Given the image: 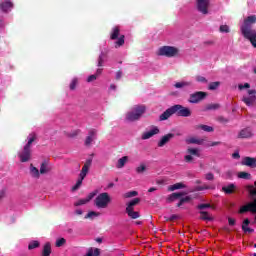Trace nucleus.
I'll return each instance as SVG.
<instances>
[{
  "instance_id": "nucleus-30",
  "label": "nucleus",
  "mask_w": 256,
  "mask_h": 256,
  "mask_svg": "<svg viewBox=\"0 0 256 256\" xmlns=\"http://www.w3.org/2000/svg\"><path fill=\"white\" fill-rule=\"evenodd\" d=\"M92 163H93V160H92V159L86 160L84 166L82 167L81 172L88 174V173H89V169L91 168V164H92Z\"/></svg>"
},
{
  "instance_id": "nucleus-21",
  "label": "nucleus",
  "mask_w": 256,
  "mask_h": 256,
  "mask_svg": "<svg viewBox=\"0 0 256 256\" xmlns=\"http://www.w3.org/2000/svg\"><path fill=\"white\" fill-rule=\"evenodd\" d=\"M120 33H121V29H120L118 26L114 27V28L112 29L111 34H110V39H111L112 41H115V40L119 39V34H120Z\"/></svg>"
},
{
  "instance_id": "nucleus-13",
  "label": "nucleus",
  "mask_w": 256,
  "mask_h": 256,
  "mask_svg": "<svg viewBox=\"0 0 256 256\" xmlns=\"http://www.w3.org/2000/svg\"><path fill=\"white\" fill-rule=\"evenodd\" d=\"M253 130L249 127L242 129L238 133V139H251L253 137Z\"/></svg>"
},
{
  "instance_id": "nucleus-34",
  "label": "nucleus",
  "mask_w": 256,
  "mask_h": 256,
  "mask_svg": "<svg viewBox=\"0 0 256 256\" xmlns=\"http://www.w3.org/2000/svg\"><path fill=\"white\" fill-rule=\"evenodd\" d=\"M251 173L249 172H245V171H241L238 173V179H246V180H251Z\"/></svg>"
},
{
  "instance_id": "nucleus-15",
  "label": "nucleus",
  "mask_w": 256,
  "mask_h": 256,
  "mask_svg": "<svg viewBox=\"0 0 256 256\" xmlns=\"http://www.w3.org/2000/svg\"><path fill=\"white\" fill-rule=\"evenodd\" d=\"M10 9H13V2L10 0L0 1V11L9 13Z\"/></svg>"
},
{
  "instance_id": "nucleus-48",
  "label": "nucleus",
  "mask_w": 256,
  "mask_h": 256,
  "mask_svg": "<svg viewBox=\"0 0 256 256\" xmlns=\"http://www.w3.org/2000/svg\"><path fill=\"white\" fill-rule=\"evenodd\" d=\"M67 243V240L65 238H60L56 241V247H63Z\"/></svg>"
},
{
  "instance_id": "nucleus-39",
  "label": "nucleus",
  "mask_w": 256,
  "mask_h": 256,
  "mask_svg": "<svg viewBox=\"0 0 256 256\" xmlns=\"http://www.w3.org/2000/svg\"><path fill=\"white\" fill-rule=\"evenodd\" d=\"M145 171H147V166L145 164H140L136 168V173H138V175H142V173H145Z\"/></svg>"
},
{
  "instance_id": "nucleus-40",
  "label": "nucleus",
  "mask_w": 256,
  "mask_h": 256,
  "mask_svg": "<svg viewBox=\"0 0 256 256\" xmlns=\"http://www.w3.org/2000/svg\"><path fill=\"white\" fill-rule=\"evenodd\" d=\"M41 244L39 243V241L34 240L32 242L29 243L28 245V249L29 251L33 250V249H37V247H39Z\"/></svg>"
},
{
  "instance_id": "nucleus-6",
  "label": "nucleus",
  "mask_w": 256,
  "mask_h": 256,
  "mask_svg": "<svg viewBox=\"0 0 256 256\" xmlns=\"http://www.w3.org/2000/svg\"><path fill=\"white\" fill-rule=\"evenodd\" d=\"M209 5L211 0H196V9L202 15H209Z\"/></svg>"
},
{
  "instance_id": "nucleus-24",
  "label": "nucleus",
  "mask_w": 256,
  "mask_h": 256,
  "mask_svg": "<svg viewBox=\"0 0 256 256\" xmlns=\"http://www.w3.org/2000/svg\"><path fill=\"white\" fill-rule=\"evenodd\" d=\"M127 161H129L128 156H124V157L118 159V162L116 164V168L117 169H123V167H125V164L127 163Z\"/></svg>"
},
{
  "instance_id": "nucleus-2",
  "label": "nucleus",
  "mask_w": 256,
  "mask_h": 256,
  "mask_svg": "<svg viewBox=\"0 0 256 256\" xmlns=\"http://www.w3.org/2000/svg\"><path fill=\"white\" fill-rule=\"evenodd\" d=\"M147 111V108L145 105H137L132 108L131 111L127 112L125 121L128 123H133L135 121H139L143 115H145V112Z\"/></svg>"
},
{
  "instance_id": "nucleus-62",
  "label": "nucleus",
  "mask_w": 256,
  "mask_h": 256,
  "mask_svg": "<svg viewBox=\"0 0 256 256\" xmlns=\"http://www.w3.org/2000/svg\"><path fill=\"white\" fill-rule=\"evenodd\" d=\"M233 159H241V155L239 154V151H236L232 154Z\"/></svg>"
},
{
  "instance_id": "nucleus-42",
  "label": "nucleus",
  "mask_w": 256,
  "mask_h": 256,
  "mask_svg": "<svg viewBox=\"0 0 256 256\" xmlns=\"http://www.w3.org/2000/svg\"><path fill=\"white\" fill-rule=\"evenodd\" d=\"M221 105L219 104H208L206 106V111H216V109H219Z\"/></svg>"
},
{
  "instance_id": "nucleus-16",
  "label": "nucleus",
  "mask_w": 256,
  "mask_h": 256,
  "mask_svg": "<svg viewBox=\"0 0 256 256\" xmlns=\"http://www.w3.org/2000/svg\"><path fill=\"white\" fill-rule=\"evenodd\" d=\"M159 132H160L159 127L153 126V129H151L148 132L143 133L142 139L143 140L151 139V137H153L154 135H159Z\"/></svg>"
},
{
  "instance_id": "nucleus-53",
  "label": "nucleus",
  "mask_w": 256,
  "mask_h": 256,
  "mask_svg": "<svg viewBox=\"0 0 256 256\" xmlns=\"http://www.w3.org/2000/svg\"><path fill=\"white\" fill-rule=\"evenodd\" d=\"M184 161L186 163H193V156L191 154L184 156Z\"/></svg>"
},
{
  "instance_id": "nucleus-52",
  "label": "nucleus",
  "mask_w": 256,
  "mask_h": 256,
  "mask_svg": "<svg viewBox=\"0 0 256 256\" xmlns=\"http://www.w3.org/2000/svg\"><path fill=\"white\" fill-rule=\"evenodd\" d=\"M205 179H206V181H213L215 179V175L213 173L209 172L205 175Z\"/></svg>"
},
{
  "instance_id": "nucleus-60",
  "label": "nucleus",
  "mask_w": 256,
  "mask_h": 256,
  "mask_svg": "<svg viewBox=\"0 0 256 256\" xmlns=\"http://www.w3.org/2000/svg\"><path fill=\"white\" fill-rule=\"evenodd\" d=\"M6 195H7V191L5 189H2L0 191V199H5Z\"/></svg>"
},
{
  "instance_id": "nucleus-22",
  "label": "nucleus",
  "mask_w": 256,
  "mask_h": 256,
  "mask_svg": "<svg viewBox=\"0 0 256 256\" xmlns=\"http://www.w3.org/2000/svg\"><path fill=\"white\" fill-rule=\"evenodd\" d=\"M199 214H200V219L202 221H213V217H211V214H209V212L200 210Z\"/></svg>"
},
{
  "instance_id": "nucleus-10",
  "label": "nucleus",
  "mask_w": 256,
  "mask_h": 256,
  "mask_svg": "<svg viewBox=\"0 0 256 256\" xmlns=\"http://www.w3.org/2000/svg\"><path fill=\"white\" fill-rule=\"evenodd\" d=\"M21 163H27L31 161V148L23 147V150L18 154Z\"/></svg>"
},
{
  "instance_id": "nucleus-20",
  "label": "nucleus",
  "mask_w": 256,
  "mask_h": 256,
  "mask_svg": "<svg viewBox=\"0 0 256 256\" xmlns=\"http://www.w3.org/2000/svg\"><path fill=\"white\" fill-rule=\"evenodd\" d=\"M35 141H37V134H35V133L29 134L28 142L26 143V145L24 147L31 149V145H33V143H35Z\"/></svg>"
},
{
  "instance_id": "nucleus-54",
  "label": "nucleus",
  "mask_w": 256,
  "mask_h": 256,
  "mask_svg": "<svg viewBox=\"0 0 256 256\" xmlns=\"http://www.w3.org/2000/svg\"><path fill=\"white\" fill-rule=\"evenodd\" d=\"M196 81H198V83H207V78L203 76H196Z\"/></svg>"
},
{
  "instance_id": "nucleus-41",
  "label": "nucleus",
  "mask_w": 256,
  "mask_h": 256,
  "mask_svg": "<svg viewBox=\"0 0 256 256\" xmlns=\"http://www.w3.org/2000/svg\"><path fill=\"white\" fill-rule=\"evenodd\" d=\"M139 195V192L137 191H129L124 194L125 199H131V197H137Z\"/></svg>"
},
{
  "instance_id": "nucleus-33",
  "label": "nucleus",
  "mask_w": 256,
  "mask_h": 256,
  "mask_svg": "<svg viewBox=\"0 0 256 256\" xmlns=\"http://www.w3.org/2000/svg\"><path fill=\"white\" fill-rule=\"evenodd\" d=\"M187 153L194 157H201V153L199 152V148H188Z\"/></svg>"
},
{
  "instance_id": "nucleus-51",
  "label": "nucleus",
  "mask_w": 256,
  "mask_h": 256,
  "mask_svg": "<svg viewBox=\"0 0 256 256\" xmlns=\"http://www.w3.org/2000/svg\"><path fill=\"white\" fill-rule=\"evenodd\" d=\"M86 203H89V200L86 199H80L76 202V207H79L80 205H86Z\"/></svg>"
},
{
  "instance_id": "nucleus-36",
  "label": "nucleus",
  "mask_w": 256,
  "mask_h": 256,
  "mask_svg": "<svg viewBox=\"0 0 256 256\" xmlns=\"http://www.w3.org/2000/svg\"><path fill=\"white\" fill-rule=\"evenodd\" d=\"M123 45H125V35L119 36L118 40L115 42L116 49L118 47H123Z\"/></svg>"
},
{
  "instance_id": "nucleus-47",
  "label": "nucleus",
  "mask_w": 256,
  "mask_h": 256,
  "mask_svg": "<svg viewBox=\"0 0 256 256\" xmlns=\"http://www.w3.org/2000/svg\"><path fill=\"white\" fill-rule=\"evenodd\" d=\"M197 209H198L199 211H203V209H211V204H209V203H206V204H199V205L197 206Z\"/></svg>"
},
{
  "instance_id": "nucleus-44",
  "label": "nucleus",
  "mask_w": 256,
  "mask_h": 256,
  "mask_svg": "<svg viewBox=\"0 0 256 256\" xmlns=\"http://www.w3.org/2000/svg\"><path fill=\"white\" fill-rule=\"evenodd\" d=\"M45 173H49V169H47V163L43 162L40 166V174L45 175Z\"/></svg>"
},
{
  "instance_id": "nucleus-29",
  "label": "nucleus",
  "mask_w": 256,
  "mask_h": 256,
  "mask_svg": "<svg viewBox=\"0 0 256 256\" xmlns=\"http://www.w3.org/2000/svg\"><path fill=\"white\" fill-rule=\"evenodd\" d=\"M185 184L179 182L168 187V191H177V189H185Z\"/></svg>"
},
{
  "instance_id": "nucleus-1",
  "label": "nucleus",
  "mask_w": 256,
  "mask_h": 256,
  "mask_svg": "<svg viewBox=\"0 0 256 256\" xmlns=\"http://www.w3.org/2000/svg\"><path fill=\"white\" fill-rule=\"evenodd\" d=\"M255 23H256V16L251 15V16H248L246 19H244V22L240 27V31L244 39H247L248 41H250L254 49H256V30L253 29V25H255Z\"/></svg>"
},
{
  "instance_id": "nucleus-63",
  "label": "nucleus",
  "mask_w": 256,
  "mask_h": 256,
  "mask_svg": "<svg viewBox=\"0 0 256 256\" xmlns=\"http://www.w3.org/2000/svg\"><path fill=\"white\" fill-rule=\"evenodd\" d=\"M235 219L234 218H231V217H229L228 218V224L231 226V227H233L234 225H235Z\"/></svg>"
},
{
  "instance_id": "nucleus-46",
  "label": "nucleus",
  "mask_w": 256,
  "mask_h": 256,
  "mask_svg": "<svg viewBox=\"0 0 256 256\" xmlns=\"http://www.w3.org/2000/svg\"><path fill=\"white\" fill-rule=\"evenodd\" d=\"M207 189H211V187L207 184H204L202 186H196L194 191H205Z\"/></svg>"
},
{
  "instance_id": "nucleus-4",
  "label": "nucleus",
  "mask_w": 256,
  "mask_h": 256,
  "mask_svg": "<svg viewBox=\"0 0 256 256\" xmlns=\"http://www.w3.org/2000/svg\"><path fill=\"white\" fill-rule=\"evenodd\" d=\"M160 57H177L179 55V49L174 46H162L158 50Z\"/></svg>"
},
{
  "instance_id": "nucleus-27",
  "label": "nucleus",
  "mask_w": 256,
  "mask_h": 256,
  "mask_svg": "<svg viewBox=\"0 0 256 256\" xmlns=\"http://www.w3.org/2000/svg\"><path fill=\"white\" fill-rule=\"evenodd\" d=\"M139 203H141V198H134L127 204L126 209H135V206Z\"/></svg>"
},
{
  "instance_id": "nucleus-3",
  "label": "nucleus",
  "mask_w": 256,
  "mask_h": 256,
  "mask_svg": "<svg viewBox=\"0 0 256 256\" xmlns=\"http://www.w3.org/2000/svg\"><path fill=\"white\" fill-rule=\"evenodd\" d=\"M111 203V195L107 192L100 193L94 200V205L97 209H107Z\"/></svg>"
},
{
  "instance_id": "nucleus-25",
  "label": "nucleus",
  "mask_w": 256,
  "mask_h": 256,
  "mask_svg": "<svg viewBox=\"0 0 256 256\" xmlns=\"http://www.w3.org/2000/svg\"><path fill=\"white\" fill-rule=\"evenodd\" d=\"M51 252H52V250H51V243L47 242L43 246L42 256H51Z\"/></svg>"
},
{
  "instance_id": "nucleus-9",
  "label": "nucleus",
  "mask_w": 256,
  "mask_h": 256,
  "mask_svg": "<svg viewBox=\"0 0 256 256\" xmlns=\"http://www.w3.org/2000/svg\"><path fill=\"white\" fill-rule=\"evenodd\" d=\"M250 213H256V198L252 201V202H249L248 204L242 206L238 213H240V215H243V213H247L249 212Z\"/></svg>"
},
{
  "instance_id": "nucleus-23",
  "label": "nucleus",
  "mask_w": 256,
  "mask_h": 256,
  "mask_svg": "<svg viewBox=\"0 0 256 256\" xmlns=\"http://www.w3.org/2000/svg\"><path fill=\"white\" fill-rule=\"evenodd\" d=\"M126 213L130 219H139L141 215L135 209H126Z\"/></svg>"
},
{
  "instance_id": "nucleus-49",
  "label": "nucleus",
  "mask_w": 256,
  "mask_h": 256,
  "mask_svg": "<svg viewBox=\"0 0 256 256\" xmlns=\"http://www.w3.org/2000/svg\"><path fill=\"white\" fill-rule=\"evenodd\" d=\"M81 185H83V180H77L76 184L72 187V191H77V189H79V187H81Z\"/></svg>"
},
{
  "instance_id": "nucleus-17",
  "label": "nucleus",
  "mask_w": 256,
  "mask_h": 256,
  "mask_svg": "<svg viewBox=\"0 0 256 256\" xmlns=\"http://www.w3.org/2000/svg\"><path fill=\"white\" fill-rule=\"evenodd\" d=\"M183 195H187V193H185V192H174V193L168 195V197L166 198V202L167 203H173V201H176V199H181V197H183Z\"/></svg>"
},
{
  "instance_id": "nucleus-26",
  "label": "nucleus",
  "mask_w": 256,
  "mask_h": 256,
  "mask_svg": "<svg viewBox=\"0 0 256 256\" xmlns=\"http://www.w3.org/2000/svg\"><path fill=\"white\" fill-rule=\"evenodd\" d=\"M30 175L31 177H34V179H39V169L37 167L33 166V164H30Z\"/></svg>"
},
{
  "instance_id": "nucleus-55",
  "label": "nucleus",
  "mask_w": 256,
  "mask_h": 256,
  "mask_svg": "<svg viewBox=\"0 0 256 256\" xmlns=\"http://www.w3.org/2000/svg\"><path fill=\"white\" fill-rule=\"evenodd\" d=\"M242 231H244V233H253V231H255V230H253L252 228H249L245 225H242Z\"/></svg>"
},
{
  "instance_id": "nucleus-12",
  "label": "nucleus",
  "mask_w": 256,
  "mask_h": 256,
  "mask_svg": "<svg viewBox=\"0 0 256 256\" xmlns=\"http://www.w3.org/2000/svg\"><path fill=\"white\" fill-rule=\"evenodd\" d=\"M241 165H243L244 167H250V169H255L256 168V158L245 156L244 158H242Z\"/></svg>"
},
{
  "instance_id": "nucleus-43",
  "label": "nucleus",
  "mask_w": 256,
  "mask_h": 256,
  "mask_svg": "<svg viewBox=\"0 0 256 256\" xmlns=\"http://www.w3.org/2000/svg\"><path fill=\"white\" fill-rule=\"evenodd\" d=\"M99 215H101V213L95 212V211H90L85 216V219H93V217H99Z\"/></svg>"
},
{
  "instance_id": "nucleus-7",
  "label": "nucleus",
  "mask_w": 256,
  "mask_h": 256,
  "mask_svg": "<svg viewBox=\"0 0 256 256\" xmlns=\"http://www.w3.org/2000/svg\"><path fill=\"white\" fill-rule=\"evenodd\" d=\"M204 99H207V92L197 91L190 94L188 103L197 104L201 103V101H204Z\"/></svg>"
},
{
  "instance_id": "nucleus-37",
  "label": "nucleus",
  "mask_w": 256,
  "mask_h": 256,
  "mask_svg": "<svg viewBox=\"0 0 256 256\" xmlns=\"http://www.w3.org/2000/svg\"><path fill=\"white\" fill-rule=\"evenodd\" d=\"M220 85H221V82H219V81L211 82L208 85V89H209V91H215L216 89H219Z\"/></svg>"
},
{
  "instance_id": "nucleus-19",
  "label": "nucleus",
  "mask_w": 256,
  "mask_h": 256,
  "mask_svg": "<svg viewBox=\"0 0 256 256\" xmlns=\"http://www.w3.org/2000/svg\"><path fill=\"white\" fill-rule=\"evenodd\" d=\"M235 189H237V186H235V184H229L228 186L222 187V191L226 195H233V193H235Z\"/></svg>"
},
{
  "instance_id": "nucleus-57",
  "label": "nucleus",
  "mask_w": 256,
  "mask_h": 256,
  "mask_svg": "<svg viewBox=\"0 0 256 256\" xmlns=\"http://www.w3.org/2000/svg\"><path fill=\"white\" fill-rule=\"evenodd\" d=\"M101 255V250L99 248L92 249V256H100Z\"/></svg>"
},
{
  "instance_id": "nucleus-5",
  "label": "nucleus",
  "mask_w": 256,
  "mask_h": 256,
  "mask_svg": "<svg viewBox=\"0 0 256 256\" xmlns=\"http://www.w3.org/2000/svg\"><path fill=\"white\" fill-rule=\"evenodd\" d=\"M172 107L174 110V115H177L178 117H191V109L181 104H176Z\"/></svg>"
},
{
  "instance_id": "nucleus-8",
  "label": "nucleus",
  "mask_w": 256,
  "mask_h": 256,
  "mask_svg": "<svg viewBox=\"0 0 256 256\" xmlns=\"http://www.w3.org/2000/svg\"><path fill=\"white\" fill-rule=\"evenodd\" d=\"M248 97L244 96L242 98L243 103H245V105H247V107H253V105H255V101H256V90L252 89V90H248Z\"/></svg>"
},
{
  "instance_id": "nucleus-64",
  "label": "nucleus",
  "mask_w": 256,
  "mask_h": 256,
  "mask_svg": "<svg viewBox=\"0 0 256 256\" xmlns=\"http://www.w3.org/2000/svg\"><path fill=\"white\" fill-rule=\"evenodd\" d=\"M181 200H182V203H189V201H191V197L190 196H186V197H184V198H181Z\"/></svg>"
},
{
  "instance_id": "nucleus-31",
  "label": "nucleus",
  "mask_w": 256,
  "mask_h": 256,
  "mask_svg": "<svg viewBox=\"0 0 256 256\" xmlns=\"http://www.w3.org/2000/svg\"><path fill=\"white\" fill-rule=\"evenodd\" d=\"M186 143H188V145H201L203 143V140L192 137L187 139Z\"/></svg>"
},
{
  "instance_id": "nucleus-61",
  "label": "nucleus",
  "mask_w": 256,
  "mask_h": 256,
  "mask_svg": "<svg viewBox=\"0 0 256 256\" xmlns=\"http://www.w3.org/2000/svg\"><path fill=\"white\" fill-rule=\"evenodd\" d=\"M85 177H87V173L86 172H80L79 174V180L83 181L85 179Z\"/></svg>"
},
{
  "instance_id": "nucleus-32",
  "label": "nucleus",
  "mask_w": 256,
  "mask_h": 256,
  "mask_svg": "<svg viewBox=\"0 0 256 256\" xmlns=\"http://www.w3.org/2000/svg\"><path fill=\"white\" fill-rule=\"evenodd\" d=\"M245 189L248 191L250 197H256V188L254 185H246Z\"/></svg>"
},
{
  "instance_id": "nucleus-50",
  "label": "nucleus",
  "mask_w": 256,
  "mask_h": 256,
  "mask_svg": "<svg viewBox=\"0 0 256 256\" xmlns=\"http://www.w3.org/2000/svg\"><path fill=\"white\" fill-rule=\"evenodd\" d=\"M220 33H229V27L227 25H221L219 28Z\"/></svg>"
},
{
  "instance_id": "nucleus-38",
  "label": "nucleus",
  "mask_w": 256,
  "mask_h": 256,
  "mask_svg": "<svg viewBox=\"0 0 256 256\" xmlns=\"http://www.w3.org/2000/svg\"><path fill=\"white\" fill-rule=\"evenodd\" d=\"M191 82H177L174 87H176V89H183V87H190Z\"/></svg>"
},
{
  "instance_id": "nucleus-45",
  "label": "nucleus",
  "mask_w": 256,
  "mask_h": 256,
  "mask_svg": "<svg viewBox=\"0 0 256 256\" xmlns=\"http://www.w3.org/2000/svg\"><path fill=\"white\" fill-rule=\"evenodd\" d=\"M77 83H78L77 78H73L70 83V91H75L77 89Z\"/></svg>"
},
{
  "instance_id": "nucleus-56",
  "label": "nucleus",
  "mask_w": 256,
  "mask_h": 256,
  "mask_svg": "<svg viewBox=\"0 0 256 256\" xmlns=\"http://www.w3.org/2000/svg\"><path fill=\"white\" fill-rule=\"evenodd\" d=\"M249 87H251L249 83H245L244 85L243 84L238 85V89H240V91L243 89H249Z\"/></svg>"
},
{
  "instance_id": "nucleus-14",
  "label": "nucleus",
  "mask_w": 256,
  "mask_h": 256,
  "mask_svg": "<svg viewBox=\"0 0 256 256\" xmlns=\"http://www.w3.org/2000/svg\"><path fill=\"white\" fill-rule=\"evenodd\" d=\"M175 134L174 133H168L161 137L160 141H158V147H165L171 139H174Z\"/></svg>"
},
{
  "instance_id": "nucleus-18",
  "label": "nucleus",
  "mask_w": 256,
  "mask_h": 256,
  "mask_svg": "<svg viewBox=\"0 0 256 256\" xmlns=\"http://www.w3.org/2000/svg\"><path fill=\"white\" fill-rule=\"evenodd\" d=\"M172 115H175V112L173 110V106L166 109L165 112H163L160 116H159V121H167V119H169V117H171Z\"/></svg>"
},
{
  "instance_id": "nucleus-58",
  "label": "nucleus",
  "mask_w": 256,
  "mask_h": 256,
  "mask_svg": "<svg viewBox=\"0 0 256 256\" xmlns=\"http://www.w3.org/2000/svg\"><path fill=\"white\" fill-rule=\"evenodd\" d=\"M96 80H97V75H95V74L90 75V76L87 78L88 83H91L92 81H96Z\"/></svg>"
},
{
  "instance_id": "nucleus-11",
  "label": "nucleus",
  "mask_w": 256,
  "mask_h": 256,
  "mask_svg": "<svg viewBox=\"0 0 256 256\" xmlns=\"http://www.w3.org/2000/svg\"><path fill=\"white\" fill-rule=\"evenodd\" d=\"M97 139V129H90L84 141L85 147H89Z\"/></svg>"
},
{
  "instance_id": "nucleus-59",
  "label": "nucleus",
  "mask_w": 256,
  "mask_h": 256,
  "mask_svg": "<svg viewBox=\"0 0 256 256\" xmlns=\"http://www.w3.org/2000/svg\"><path fill=\"white\" fill-rule=\"evenodd\" d=\"M218 121H219L220 123H229V119H227V118H225V117H223V116H220V117L218 118Z\"/></svg>"
},
{
  "instance_id": "nucleus-28",
  "label": "nucleus",
  "mask_w": 256,
  "mask_h": 256,
  "mask_svg": "<svg viewBox=\"0 0 256 256\" xmlns=\"http://www.w3.org/2000/svg\"><path fill=\"white\" fill-rule=\"evenodd\" d=\"M197 129H202V131H205L206 133H213L215 131L213 126H209V125H205V124L198 125Z\"/></svg>"
},
{
  "instance_id": "nucleus-35",
  "label": "nucleus",
  "mask_w": 256,
  "mask_h": 256,
  "mask_svg": "<svg viewBox=\"0 0 256 256\" xmlns=\"http://www.w3.org/2000/svg\"><path fill=\"white\" fill-rule=\"evenodd\" d=\"M106 58H107V54H105L104 52H101V54L98 57L97 67H103V63H105Z\"/></svg>"
}]
</instances>
